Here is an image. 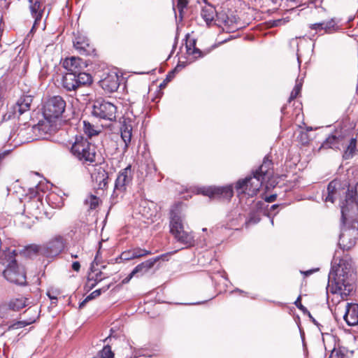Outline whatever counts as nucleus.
Returning <instances> with one entry per match:
<instances>
[{
    "instance_id": "f257e3e1",
    "label": "nucleus",
    "mask_w": 358,
    "mask_h": 358,
    "mask_svg": "<svg viewBox=\"0 0 358 358\" xmlns=\"http://www.w3.org/2000/svg\"><path fill=\"white\" fill-rule=\"evenodd\" d=\"M336 251L329 273L328 287L333 294H338L344 299L355 289L357 273L350 257L340 259Z\"/></svg>"
},
{
    "instance_id": "13d9d810",
    "label": "nucleus",
    "mask_w": 358,
    "mask_h": 358,
    "mask_svg": "<svg viewBox=\"0 0 358 358\" xmlns=\"http://www.w3.org/2000/svg\"><path fill=\"white\" fill-rule=\"evenodd\" d=\"M38 24H36V23H34V24H33V26H32V27H31V30H30L29 34H28V36H29L30 34H32V33H33V31H34V30L35 29V28H36V25H38Z\"/></svg>"
},
{
    "instance_id": "052dcab7",
    "label": "nucleus",
    "mask_w": 358,
    "mask_h": 358,
    "mask_svg": "<svg viewBox=\"0 0 358 358\" xmlns=\"http://www.w3.org/2000/svg\"><path fill=\"white\" fill-rule=\"evenodd\" d=\"M310 319L311 320V321L316 325H318V323L315 320V319L314 317H310Z\"/></svg>"
},
{
    "instance_id": "5fc2aeb1",
    "label": "nucleus",
    "mask_w": 358,
    "mask_h": 358,
    "mask_svg": "<svg viewBox=\"0 0 358 358\" xmlns=\"http://www.w3.org/2000/svg\"><path fill=\"white\" fill-rule=\"evenodd\" d=\"M287 2L294 3L295 6H297L298 4H300L302 2V0H285Z\"/></svg>"
},
{
    "instance_id": "e2e57ef3",
    "label": "nucleus",
    "mask_w": 358,
    "mask_h": 358,
    "mask_svg": "<svg viewBox=\"0 0 358 358\" xmlns=\"http://www.w3.org/2000/svg\"><path fill=\"white\" fill-rule=\"evenodd\" d=\"M281 22V20H270L268 21V22H273V23H275V22Z\"/></svg>"
},
{
    "instance_id": "5701e85b",
    "label": "nucleus",
    "mask_w": 358,
    "mask_h": 358,
    "mask_svg": "<svg viewBox=\"0 0 358 358\" xmlns=\"http://www.w3.org/2000/svg\"><path fill=\"white\" fill-rule=\"evenodd\" d=\"M15 257V250H10V248H8L0 254V262L6 266V268H8V266L17 264Z\"/></svg>"
},
{
    "instance_id": "c9c22d12",
    "label": "nucleus",
    "mask_w": 358,
    "mask_h": 358,
    "mask_svg": "<svg viewBox=\"0 0 358 358\" xmlns=\"http://www.w3.org/2000/svg\"><path fill=\"white\" fill-rule=\"evenodd\" d=\"M338 144V138L336 136H329L325 142L323 143V146L329 147V148H338L337 145Z\"/></svg>"
},
{
    "instance_id": "680f3d73",
    "label": "nucleus",
    "mask_w": 358,
    "mask_h": 358,
    "mask_svg": "<svg viewBox=\"0 0 358 358\" xmlns=\"http://www.w3.org/2000/svg\"><path fill=\"white\" fill-rule=\"evenodd\" d=\"M354 19H355V17H353V16H350V17H349V19L347 20V22H351L352 21H353V20H354Z\"/></svg>"
},
{
    "instance_id": "ea45409f",
    "label": "nucleus",
    "mask_w": 358,
    "mask_h": 358,
    "mask_svg": "<svg viewBox=\"0 0 358 358\" xmlns=\"http://www.w3.org/2000/svg\"><path fill=\"white\" fill-rule=\"evenodd\" d=\"M236 24H223V26H219V28H221L223 31L226 32H232L234 29H239L242 28V27L234 26Z\"/></svg>"
},
{
    "instance_id": "8fccbe9b",
    "label": "nucleus",
    "mask_w": 358,
    "mask_h": 358,
    "mask_svg": "<svg viewBox=\"0 0 358 358\" xmlns=\"http://www.w3.org/2000/svg\"><path fill=\"white\" fill-rule=\"evenodd\" d=\"M327 196L325 197V201H331L334 203V194L327 192Z\"/></svg>"
},
{
    "instance_id": "2eb2a0df",
    "label": "nucleus",
    "mask_w": 358,
    "mask_h": 358,
    "mask_svg": "<svg viewBox=\"0 0 358 358\" xmlns=\"http://www.w3.org/2000/svg\"><path fill=\"white\" fill-rule=\"evenodd\" d=\"M309 29L310 31L308 36L310 39L315 34L323 35L324 34H332L341 28L338 24H310Z\"/></svg>"
},
{
    "instance_id": "c03bdc74",
    "label": "nucleus",
    "mask_w": 358,
    "mask_h": 358,
    "mask_svg": "<svg viewBox=\"0 0 358 358\" xmlns=\"http://www.w3.org/2000/svg\"><path fill=\"white\" fill-rule=\"evenodd\" d=\"M259 221V217H256L253 215H250L249 220L246 222V224H256Z\"/></svg>"
},
{
    "instance_id": "f03ea898",
    "label": "nucleus",
    "mask_w": 358,
    "mask_h": 358,
    "mask_svg": "<svg viewBox=\"0 0 358 358\" xmlns=\"http://www.w3.org/2000/svg\"><path fill=\"white\" fill-rule=\"evenodd\" d=\"M358 202L355 194L350 192L346 194L345 203L341 206V221L343 227L339 236L338 246L343 250L352 248L358 238Z\"/></svg>"
},
{
    "instance_id": "4c0bfd02",
    "label": "nucleus",
    "mask_w": 358,
    "mask_h": 358,
    "mask_svg": "<svg viewBox=\"0 0 358 358\" xmlns=\"http://www.w3.org/2000/svg\"><path fill=\"white\" fill-rule=\"evenodd\" d=\"M187 4H188V0H178L177 9L179 13V20L180 21H181L182 20L183 10L187 8Z\"/></svg>"
},
{
    "instance_id": "a211bd4d",
    "label": "nucleus",
    "mask_w": 358,
    "mask_h": 358,
    "mask_svg": "<svg viewBox=\"0 0 358 358\" xmlns=\"http://www.w3.org/2000/svg\"><path fill=\"white\" fill-rule=\"evenodd\" d=\"M176 251L171 252L166 254H163L155 258L150 259L146 260L138 265H137L132 271V274L135 275H143L146 273L149 269L152 268L155 263L160 259L165 260L168 255L175 254Z\"/></svg>"
},
{
    "instance_id": "2f4dec72",
    "label": "nucleus",
    "mask_w": 358,
    "mask_h": 358,
    "mask_svg": "<svg viewBox=\"0 0 358 358\" xmlns=\"http://www.w3.org/2000/svg\"><path fill=\"white\" fill-rule=\"evenodd\" d=\"M42 245H30L25 248L27 255L40 254L42 255Z\"/></svg>"
},
{
    "instance_id": "37998d69",
    "label": "nucleus",
    "mask_w": 358,
    "mask_h": 358,
    "mask_svg": "<svg viewBox=\"0 0 358 358\" xmlns=\"http://www.w3.org/2000/svg\"><path fill=\"white\" fill-rule=\"evenodd\" d=\"M335 192H336V185L334 181H331V182L329 183V185L327 186V192L334 194Z\"/></svg>"
},
{
    "instance_id": "de8ad7c7",
    "label": "nucleus",
    "mask_w": 358,
    "mask_h": 358,
    "mask_svg": "<svg viewBox=\"0 0 358 358\" xmlns=\"http://www.w3.org/2000/svg\"><path fill=\"white\" fill-rule=\"evenodd\" d=\"M80 268V264L78 262H73L72 264V269L75 271H79Z\"/></svg>"
},
{
    "instance_id": "b1692460",
    "label": "nucleus",
    "mask_w": 358,
    "mask_h": 358,
    "mask_svg": "<svg viewBox=\"0 0 358 358\" xmlns=\"http://www.w3.org/2000/svg\"><path fill=\"white\" fill-rule=\"evenodd\" d=\"M175 239L180 243L185 245V248H189L194 244V237L191 232L184 231L173 236Z\"/></svg>"
},
{
    "instance_id": "473e14b6",
    "label": "nucleus",
    "mask_w": 358,
    "mask_h": 358,
    "mask_svg": "<svg viewBox=\"0 0 358 358\" xmlns=\"http://www.w3.org/2000/svg\"><path fill=\"white\" fill-rule=\"evenodd\" d=\"M196 41H193L192 43L189 45L187 44V52L189 54L196 55L195 57H202L204 56V54L200 50L199 48L195 47Z\"/></svg>"
},
{
    "instance_id": "412c9836",
    "label": "nucleus",
    "mask_w": 358,
    "mask_h": 358,
    "mask_svg": "<svg viewBox=\"0 0 358 358\" xmlns=\"http://www.w3.org/2000/svg\"><path fill=\"white\" fill-rule=\"evenodd\" d=\"M343 319L349 326L358 324V305L348 303Z\"/></svg>"
},
{
    "instance_id": "bb28decb",
    "label": "nucleus",
    "mask_w": 358,
    "mask_h": 358,
    "mask_svg": "<svg viewBox=\"0 0 358 358\" xmlns=\"http://www.w3.org/2000/svg\"><path fill=\"white\" fill-rule=\"evenodd\" d=\"M27 300L28 299L24 297L13 299L9 301L8 306L9 309L17 311L27 306Z\"/></svg>"
},
{
    "instance_id": "a878e982",
    "label": "nucleus",
    "mask_w": 358,
    "mask_h": 358,
    "mask_svg": "<svg viewBox=\"0 0 358 358\" xmlns=\"http://www.w3.org/2000/svg\"><path fill=\"white\" fill-rule=\"evenodd\" d=\"M357 153L358 150L357 149V138H352L343 152V157L345 160L350 159H352Z\"/></svg>"
},
{
    "instance_id": "864d4df0",
    "label": "nucleus",
    "mask_w": 358,
    "mask_h": 358,
    "mask_svg": "<svg viewBox=\"0 0 358 358\" xmlns=\"http://www.w3.org/2000/svg\"><path fill=\"white\" fill-rule=\"evenodd\" d=\"M89 301H90V299H87V296L83 301H81L80 303H79V308H83L87 302H88Z\"/></svg>"
},
{
    "instance_id": "9d476101",
    "label": "nucleus",
    "mask_w": 358,
    "mask_h": 358,
    "mask_svg": "<svg viewBox=\"0 0 358 358\" xmlns=\"http://www.w3.org/2000/svg\"><path fill=\"white\" fill-rule=\"evenodd\" d=\"M5 278L10 282L17 285H24L26 283V275L23 268H20L17 264L8 266L3 272Z\"/></svg>"
},
{
    "instance_id": "aec40b11",
    "label": "nucleus",
    "mask_w": 358,
    "mask_h": 358,
    "mask_svg": "<svg viewBox=\"0 0 358 358\" xmlns=\"http://www.w3.org/2000/svg\"><path fill=\"white\" fill-rule=\"evenodd\" d=\"M92 180L97 184L98 188L103 189L107 187L108 183V173L102 167L96 168L92 174Z\"/></svg>"
},
{
    "instance_id": "0e129e2a",
    "label": "nucleus",
    "mask_w": 358,
    "mask_h": 358,
    "mask_svg": "<svg viewBox=\"0 0 358 358\" xmlns=\"http://www.w3.org/2000/svg\"><path fill=\"white\" fill-rule=\"evenodd\" d=\"M0 22H3V13L0 10Z\"/></svg>"
},
{
    "instance_id": "9b49d317",
    "label": "nucleus",
    "mask_w": 358,
    "mask_h": 358,
    "mask_svg": "<svg viewBox=\"0 0 358 358\" xmlns=\"http://www.w3.org/2000/svg\"><path fill=\"white\" fill-rule=\"evenodd\" d=\"M203 194L210 198H218L229 200L234 194L231 185L225 187H209L202 192Z\"/></svg>"
},
{
    "instance_id": "774afa93",
    "label": "nucleus",
    "mask_w": 358,
    "mask_h": 358,
    "mask_svg": "<svg viewBox=\"0 0 358 358\" xmlns=\"http://www.w3.org/2000/svg\"><path fill=\"white\" fill-rule=\"evenodd\" d=\"M278 205L274 204V205H273V206H271V208H272V209H275V208H278Z\"/></svg>"
},
{
    "instance_id": "f3484780",
    "label": "nucleus",
    "mask_w": 358,
    "mask_h": 358,
    "mask_svg": "<svg viewBox=\"0 0 358 358\" xmlns=\"http://www.w3.org/2000/svg\"><path fill=\"white\" fill-rule=\"evenodd\" d=\"M33 99L31 96L23 95L20 97L16 103L12 106L11 111L12 115L19 117L24 112L30 110L31 103Z\"/></svg>"
},
{
    "instance_id": "4be33fe9",
    "label": "nucleus",
    "mask_w": 358,
    "mask_h": 358,
    "mask_svg": "<svg viewBox=\"0 0 358 358\" xmlns=\"http://www.w3.org/2000/svg\"><path fill=\"white\" fill-rule=\"evenodd\" d=\"M133 127L130 119L124 120L120 127L121 138L124 143V150H127L131 140Z\"/></svg>"
},
{
    "instance_id": "ddd939ff",
    "label": "nucleus",
    "mask_w": 358,
    "mask_h": 358,
    "mask_svg": "<svg viewBox=\"0 0 358 358\" xmlns=\"http://www.w3.org/2000/svg\"><path fill=\"white\" fill-rule=\"evenodd\" d=\"M63 67L67 71L66 73H87L83 71L87 66L85 62L79 57H71L66 58L63 62Z\"/></svg>"
},
{
    "instance_id": "09e8293b",
    "label": "nucleus",
    "mask_w": 358,
    "mask_h": 358,
    "mask_svg": "<svg viewBox=\"0 0 358 358\" xmlns=\"http://www.w3.org/2000/svg\"><path fill=\"white\" fill-rule=\"evenodd\" d=\"M136 275L135 274H132V271L131 272V273L127 276L124 279H123L122 280V283L123 284H126V283H128L130 280L134 276Z\"/></svg>"
},
{
    "instance_id": "0eeeda50",
    "label": "nucleus",
    "mask_w": 358,
    "mask_h": 358,
    "mask_svg": "<svg viewBox=\"0 0 358 358\" xmlns=\"http://www.w3.org/2000/svg\"><path fill=\"white\" fill-rule=\"evenodd\" d=\"M117 107L105 100H96L94 103L92 115L99 119L113 121L116 119Z\"/></svg>"
},
{
    "instance_id": "423d86ee",
    "label": "nucleus",
    "mask_w": 358,
    "mask_h": 358,
    "mask_svg": "<svg viewBox=\"0 0 358 358\" xmlns=\"http://www.w3.org/2000/svg\"><path fill=\"white\" fill-rule=\"evenodd\" d=\"M66 108V101L60 96L49 98L43 106V115L45 119L52 121L62 116Z\"/></svg>"
},
{
    "instance_id": "c756f323",
    "label": "nucleus",
    "mask_w": 358,
    "mask_h": 358,
    "mask_svg": "<svg viewBox=\"0 0 358 358\" xmlns=\"http://www.w3.org/2000/svg\"><path fill=\"white\" fill-rule=\"evenodd\" d=\"M99 358H114V353L109 345H105L98 353Z\"/></svg>"
},
{
    "instance_id": "6e6d98bb",
    "label": "nucleus",
    "mask_w": 358,
    "mask_h": 358,
    "mask_svg": "<svg viewBox=\"0 0 358 358\" xmlns=\"http://www.w3.org/2000/svg\"><path fill=\"white\" fill-rule=\"evenodd\" d=\"M132 349H133V348H132L131 345L129 342H127V344H126L125 348H124V350L131 351Z\"/></svg>"
},
{
    "instance_id": "7c9ffc66",
    "label": "nucleus",
    "mask_w": 358,
    "mask_h": 358,
    "mask_svg": "<svg viewBox=\"0 0 358 358\" xmlns=\"http://www.w3.org/2000/svg\"><path fill=\"white\" fill-rule=\"evenodd\" d=\"M99 200L96 196L91 194L85 199V203L90 210H94L99 206Z\"/></svg>"
},
{
    "instance_id": "a19ab883",
    "label": "nucleus",
    "mask_w": 358,
    "mask_h": 358,
    "mask_svg": "<svg viewBox=\"0 0 358 358\" xmlns=\"http://www.w3.org/2000/svg\"><path fill=\"white\" fill-rule=\"evenodd\" d=\"M329 358H346V356L340 349L334 348L331 351Z\"/></svg>"
},
{
    "instance_id": "338daca9",
    "label": "nucleus",
    "mask_w": 358,
    "mask_h": 358,
    "mask_svg": "<svg viewBox=\"0 0 358 358\" xmlns=\"http://www.w3.org/2000/svg\"><path fill=\"white\" fill-rule=\"evenodd\" d=\"M270 26L268 27H274L275 26H277L278 24H274V23H272V24H269Z\"/></svg>"
},
{
    "instance_id": "e433bc0d",
    "label": "nucleus",
    "mask_w": 358,
    "mask_h": 358,
    "mask_svg": "<svg viewBox=\"0 0 358 358\" xmlns=\"http://www.w3.org/2000/svg\"><path fill=\"white\" fill-rule=\"evenodd\" d=\"M110 287V285H106L100 289L93 291L91 294L87 296V299L92 300L101 294L103 292H106Z\"/></svg>"
},
{
    "instance_id": "6ab92c4d",
    "label": "nucleus",
    "mask_w": 358,
    "mask_h": 358,
    "mask_svg": "<svg viewBox=\"0 0 358 358\" xmlns=\"http://www.w3.org/2000/svg\"><path fill=\"white\" fill-rule=\"evenodd\" d=\"M131 179V166L129 165L119 173L115 183V192H124L126 189V186L129 185Z\"/></svg>"
},
{
    "instance_id": "cd10ccee",
    "label": "nucleus",
    "mask_w": 358,
    "mask_h": 358,
    "mask_svg": "<svg viewBox=\"0 0 358 358\" xmlns=\"http://www.w3.org/2000/svg\"><path fill=\"white\" fill-rule=\"evenodd\" d=\"M83 131L90 138L99 134V131L96 130L93 124L88 121H83Z\"/></svg>"
},
{
    "instance_id": "7ed1b4c3",
    "label": "nucleus",
    "mask_w": 358,
    "mask_h": 358,
    "mask_svg": "<svg viewBox=\"0 0 358 358\" xmlns=\"http://www.w3.org/2000/svg\"><path fill=\"white\" fill-rule=\"evenodd\" d=\"M272 160L268 156H266L262 165L253 172L252 176H248L236 182L235 187L236 191L239 194H246L250 196L256 195L263 182L272 176Z\"/></svg>"
},
{
    "instance_id": "f8f14e48",
    "label": "nucleus",
    "mask_w": 358,
    "mask_h": 358,
    "mask_svg": "<svg viewBox=\"0 0 358 358\" xmlns=\"http://www.w3.org/2000/svg\"><path fill=\"white\" fill-rule=\"evenodd\" d=\"M184 231L183 220L178 208L176 206L170 212V232L175 236Z\"/></svg>"
},
{
    "instance_id": "49530a36",
    "label": "nucleus",
    "mask_w": 358,
    "mask_h": 358,
    "mask_svg": "<svg viewBox=\"0 0 358 358\" xmlns=\"http://www.w3.org/2000/svg\"><path fill=\"white\" fill-rule=\"evenodd\" d=\"M276 198H277V195L276 194H271V195H270L268 196H266L265 198V201L266 202L271 203V202L275 201Z\"/></svg>"
},
{
    "instance_id": "1a4fd4ad",
    "label": "nucleus",
    "mask_w": 358,
    "mask_h": 358,
    "mask_svg": "<svg viewBox=\"0 0 358 358\" xmlns=\"http://www.w3.org/2000/svg\"><path fill=\"white\" fill-rule=\"evenodd\" d=\"M73 43V47L81 55H92L96 51L94 45L90 42L89 38L79 32L75 35Z\"/></svg>"
},
{
    "instance_id": "603ef678",
    "label": "nucleus",
    "mask_w": 358,
    "mask_h": 358,
    "mask_svg": "<svg viewBox=\"0 0 358 358\" xmlns=\"http://www.w3.org/2000/svg\"><path fill=\"white\" fill-rule=\"evenodd\" d=\"M33 322H34V320L29 321V322L20 321L18 322V324L20 325L21 327H25L27 325L31 324Z\"/></svg>"
},
{
    "instance_id": "c85d7f7f",
    "label": "nucleus",
    "mask_w": 358,
    "mask_h": 358,
    "mask_svg": "<svg viewBox=\"0 0 358 358\" xmlns=\"http://www.w3.org/2000/svg\"><path fill=\"white\" fill-rule=\"evenodd\" d=\"M132 252V256L134 259L140 258L145 257L148 255H151L152 252L150 250H147L145 249H142L141 248H135L131 249Z\"/></svg>"
},
{
    "instance_id": "393cba45",
    "label": "nucleus",
    "mask_w": 358,
    "mask_h": 358,
    "mask_svg": "<svg viewBox=\"0 0 358 358\" xmlns=\"http://www.w3.org/2000/svg\"><path fill=\"white\" fill-rule=\"evenodd\" d=\"M201 15L206 22H212L215 20L217 13L213 6L206 4L202 8Z\"/></svg>"
},
{
    "instance_id": "79ce46f5",
    "label": "nucleus",
    "mask_w": 358,
    "mask_h": 358,
    "mask_svg": "<svg viewBox=\"0 0 358 358\" xmlns=\"http://www.w3.org/2000/svg\"><path fill=\"white\" fill-rule=\"evenodd\" d=\"M102 274L103 273L101 271H99L96 274L94 282L91 285L90 288H93L99 282L103 280V278L101 277Z\"/></svg>"
},
{
    "instance_id": "69168bd1",
    "label": "nucleus",
    "mask_w": 358,
    "mask_h": 358,
    "mask_svg": "<svg viewBox=\"0 0 358 358\" xmlns=\"http://www.w3.org/2000/svg\"><path fill=\"white\" fill-rule=\"evenodd\" d=\"M97 259H98V254H96L95 258H94V262H96V265H98L99 262H96L97 261Z\"/></svg>"
},
{
    "instance_id": "dca6fc26",
    "label": "nucleus",
    "mask_w": 358,
    "mask_h": 358,
    "mask_svg": "<svg viewBox=\"0 0 358 358\" xmlns=\"http://www.w3.org/2000/svg\"><path fill=\"white\" fill-rule=\"evenodd\" d=\"M100 85L107 93L114 92L120 86V78L115 72L108 73L100 80Z\"/></svg>"
},
{
    "instance_id": "4d7b16f0",
    "label": "nucleus",
    "mask_w": 358,
    "mask_h": 358,
    "mask_svg": "<svg viewBox=\"0 0 358 358\" xmlns=\"http://www.w3.org/2000/svg\"><path fill=\"white\" fill-rule=\"evenodd\" d=\"M47 295H48V296L50 298V299L51 301H52V300L57 301V296H55L51 295V294H50V292H48Z\"/></svg>"
},
{
    "instance_id": "39448f33",
    "label": "nucleus",
    "mask_w": 358,
    "mask_h": 358,
    "mask_svg": "<svg viewBox=\"0 0 358 358\" xmlns=\"http://www.w3.org/2000/svg\"><path fill=\"white\" fill-rule=\"evenodd\" d=\"M93 82L90 73H66L62 80V87L67 92L76 91L78 88L89 86Z\"/></svg>"
},
{
    "instance_id": "58836bf2",
    "label": "nucleus",
    "mask_w": 358,
    "mask_h": 358,
    "mask_svg": "<svg viewBox=\"0 0 358 358\" xmlns=\"http://www.w3.org/2000/svg\"><path fill=\"white\" fill-rule=\"evenodd\" d=\"M301 296H298L296 300L294 302L295 306L302 311V313L305 315H307L309 317H312V315L308 311V310L301 304Z\"/></svg>"
},
{
    "instance_id": "4468645a",
    "label": "nucleus",
    "mask_w": 358,
    "mask_h": 358,
    "mask_svg": "<svg viewBox=\"0 0 358 358\" xmlns=\"http://www.w3.org/2000/svg\"><path fill=\"white\" fill-rule=\"evenodd\" d=\"M42 1L43 0H29V10L31 15L34 20V22H39L42 20L45 22L47 20L50 10L48 11L45 17H43L45 15V6H43Z\"/></svg>"
},
{
    "instance_id": "20e7f679",
    "label": "nucleus",
    "mask_w": 358,
    "mask_h": 358,
    "mask_svg": "<svg viewBox=\"0 0 358 358\" xmlns=\"http://www.w3.org/2000/svg\"><path fill=\"white\" fill-rule=\"evenodd\" d=\"M71 152L83 163L92 164L95 162L96 148L83 136H76L71 145Z\"/></svg>"
},
{
    "instance_id": "6e6552de",
    "label": "nucleus",
    "mask_w": 358,
    "mask_h": 358,
    "mask_svg": "<svg viewBox=\"0 0 358 358\" xmlns=\"http://www.w3.org/2000/svg\"><path fill=\"white\" fill-rule=\"evenodd\" d=\"M65 247V240L62 236H56L48 242L42 245V255L46 257H55L59 255Z\"/></svg>"
},
{
    "instance_id": "3c124183",
    "label": "nucleus",
    "mask_w": 358,
    "mask_h": 358,
    "mask_svg": "<svg viewBox=\"0 0 358 358\" xmlns=\"http://www.w3.org/2000/svg\"><path fill=\"white\" fill-rule=\"evenodd\" d=\"M176 69L173 70L172 71L169 72V74L166 76V80L170 81L171 78L173 77L175 73Z\"/></svg>"
},
{
    "instance_id": "bf43d9fd",
    "label": "nucleus",
    "mask_w": 358,
    "mask_h": 358,
    "mask_svg": "<svg viewBox=\"0 0 358 358\" xmlns=\"http://www.w3.org/2000/svg\"><path fill=\"white\" fill-rule=\"evenodd\" d=\"M313 270H309V271H304L303 273L306 275H310L313 273Z\"/></svg>"
},
{
    "instance_id": "72a5a7b5",
    "label": "nucleus",
    "mask_w": 358,
    "mask_h": 358,
    "mask_svg": "<svg viewBox=\"0 0 358 358\" xmlns=\"http://www.w3.org/2000/svg\"><path fill=\"white\" fill-rule=\"evenodd\" d=\"M302 87V83L301 81H299V80H296V85L292 90L290 96L288 99V101L290 103L292 100L296 99L297 96L299 94L301 90Z\"/></svg>"
},
{
    "instance_id": "f704fd0d",
    "label": "nucleus",
    "mask_w": 358,
    "mask_h": 358,
    "mask_svg": "<svg viewBox=\"0 0 358 358\" xmlns=\"http://www.w3.org/2000/svg\"><path fill=\"white\" fill-rule=\"evenodd\" d=\"M131 250L124 251L121 255L115 258V263H120L122 261H128L134 259Z\"/></svg>"
},
{
    "instance_id": "a18cd8bd",
    "label": "nucleus",
    "mask_w": 358,
    "mask_h": 358,
    "mask_svg": "<svg viewBox=\"0 0 358 358\" xmlns=\"http://www.w3.org/2000/svg\"><path fill=\"white\" fill-rule=\"evenodd\" d=\"M10 0H0V7L1 8H8L10 5Z\"/></svg>"
}]
</instances>
